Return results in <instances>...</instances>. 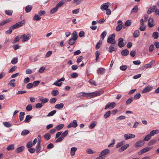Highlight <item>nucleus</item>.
<instances>
[{
	"label": "nucleus",
	"mask_w": 159,
	"mask_h": 159,
	"mask_svg": "<svg viewBox=\"0 0 159 159\" xmlns=\"http://www.w3.org/2000/svg\"><path fill=\"white\" fill-rule=\"evenodd\" d=\"M109 2L105 3L101 6L100 9L102 11L107 10L108 7Z\"/></svg>",
	"instance_id": "nucleus-12"
},
{
	"label": "nucleus",
	"mask_w": 159,
	"mask_h": 159,
	"mask_svg": "<svg viewBox=\"0 0 159 159\" xmlns=\"http://www.w3.org/2000/svg\"><path fill=\"white\" fill-rule=\"evenodd\" d=\"M25 114V113L23 112H21L20 113L19 119L20 121H22L24 119V116Z\"/></svg>",
	"instance_id": "nucleus-29"
},
{
	"label": "nucleus",
	"mask_w": 159,
	"mask_h": 159,
	"mask_svg": "<svg viewBox=\"0 0 159 159\" xmlns=\"http://www.w3.org/2000/svg\"><path fill=\"white\" fill-rule=\"evenodd\" d=\"M110 152V150L108 149L104 150L102 151L100 154V156L103 157L107 155Z\"/></svg>",
	"instance_id": "nucleus-15"
},
{
	"label": "nucleus",
	"mask_w": 159,
	"mask_h": 159,
	"mask_svg": "<svg viewBox=\"0 0 159 159\" xmlns=\"http://www.w3.org/2000/svg\"><path fill=\"white\" fill-rule=\"evenodd\" d=\"M78 126L77 122L76 120H74L73 121L71 122L67 126L68 128H70L71 127H73L74 128H76Z\"/></svg>",
	"instance_id": "nucleus-9"
},
{
	"label": "nucleus",
	"mask_w": 159,
	"mask_h": 159,
	"mask_svg": "<svg viewBox=\"0 0 159 159\" xmlns=\"http://www.w3.org/2000/svg\"><path fill=\"white\" fill-rule=\"evenodd\" d=\"M63 103H61L60 104H58L55 105V108L60 109L63 108L64 107Z\"/></svg>",
	"instance_id": "nucleus-24"
},
{
	"label": "nucleus",
	"mask_w": 159,
	"mask_h": 159,
	"mask_svg": "<svg viewBox=\"0 0 159 159\" xmlns=\"http://www.w3.org/2000/svg\"><path fill=\"white\" fill-rule=\"evenodd\" d=\"M129 144H126L125 145H124L121 147L120 149H119L118 150L119 152H121L125 150L129 147Z\"/></svg>",
	"instance_id": "nucleus-18"
},
{
	"label": "nucleus",
	"mask_w": 159,
	"mask_h": 159,
	"mask_svg": "<svg viewBox=\"0 0 159 159\" xmlns=\"http://www.w3.org/2000/svg\"><path fill=\"white\" fill-rule=\"evenodd\" d=\"M100 55V52L99 51H97L96 52H95V55L96 57V58L95 59V60L96 61H97L99 58V56Z\"/></svg>",
	"instance_id": "nucleus-58"
},
{
	"label": "nucleus",
	"mask_w": 159,
	"mask_h": 159,
	"mask_svg": "<svg viewBox=\"0 0 159 159\" xmlns=\"http://www.w3.org/2000/svg\"><path fill=\"white\" fill-rule=\"evenodd\" d=\"M62 83L60 82V81H58V80L57 81L55 82L53 84V85L58 86L61 87V85Z\"/></svg>",
	"instance_id": "nucleus-49"
},
{
	"label": "nucleus",
	"mask_w": 159,
	"mask_h": 159,
	"mask_svg": "<svg viewBox=\"0 0 159 159\" xmlns=\"http://www.w3.org/2000/svg\"><path fill=\"white\" fill-rule=\"evenodd\" d=\"M154 45L153 44L151 45L149 48V52H152L153 50L154 49Z\"/></svg>",
	"instance_id": "nucleus-64"
},
{
	"label": "nucleus",
	"mask_w": 159,
	"mask_h": 159,
	"mask_svg": "<svg viewBox=\"0 0 159 159\" xmlns=\"http://www.w3.org/2000/svg\"><path fill=\"white\" fill-rule=\"evenodd\" d=\"M151 148H152L151 147H146L141 150L138 152V154L139 155H141L147 152H148L150 149H151Z\"/></svg>",
	"instance_id": "nucleus-7"
},
{
	"label": "nucleus",
	"mask_w": 159,
	"mask_h": 159,
	"mask_svg": "<svg viewBox=\"0 0 159 159\" xmlns=\"http://www.w3.org/2000/svg\"><path fill=\"white\" fill-rule=\"evenodd\" d=\"M14 145L13 144H10L8 146L7 148L8 151H10L14 149Z\"/></svg>",
	"instance_id": "nucleus-44"
},
{
	"label": "nucleus",
	"mask_w": 159,
	"mask_h": 159,
	"mask_svg": "<svg viewBox=\"0 0 159 159\" xmlns=\"http://www.w3.org/2000/svg\"><path fill=\"white\" fill-rule=\"evenodd\" d=\"M155 62V61L153 60H152L149 63L145 65L144 67L146 68H150L153 65Z\"/></svg>",
	"instance_id": "nucleus-14"
},
{
	"label": "nucleus",
	"mask_w": 159,
	"mask_h": 159,
	"mask_svg": "<svg viewBox=\"0 0 159 159\" xmlns=\"http://www.w3.org/2000/svg\"><path fill=\"white\" fill-rule=\"evenodd\" d=\"M124 138L125 140L129 139H133L135 137V135L132 134H126L124 135Z\"/></svg>",
	"instance_id": "nucleus-5"
},
{
	"label": "nucleus",
	"mask_w": 159,
	"mask_h": 159,
	"mask_svg": "<svg viewBox=\"0 0 159 159\" xmlns=\"http://www.w3.org/2000/svg\"><path fill=\"white\" fill-rule=\"evenodd\" d=\"M140 32L139 30H136L135 31L134 33L133 36L135 38H137L139 36Z\"/></svg>",
	"instance_id": "nucleus-37"
},
{
	"label": "nucleus",
	"mask_w": 159,
	"mask_h": 159,
	"mask_svg": "<svg viewBox=\"0 0 159 159\" xmlns=\"http://www.w3.org/2000/svg\"><path fill=\"white\" fill-rule=\"evenodd\" d=\"M32 109V107L31 104L28 105L26 107V109L28 111H30Z\"/></svg>",
	"instance_id": "nucleus-54"
},
{
	"label": "nucleus",
	"mask_w": 159,
	"mask_h": 159,
	"mask_svg": "<svg viewBox=\"0 0 159 159\" xmlns=\"http://www.w3.org/2000/svg\"><path fill=\"white\" fill-rule=\"evenodd\" d=\"M117 48V45L115 44H111L110 46L108 52L111 53L113 51H116Z\"/></svg>",
	"instance_id": "nucleus-4"
},
{
	"label": "nucleus",
	"mask_w": 159,
	"mask_h": 159,
	"mask_svg": "<svg viewBox=\"0 0 159 159\" xmlns=\"http://www.w3.org/2000/svg\"><path fill=\"white\" fill-rule=\"evenodd\" d=\"M3 124L7 127L9 128L11 126V125L8 122H4Z\"/></svg>",
	"instance_id": "nucleus-56"
},
{
	"label": "nucleus",
	"mask_w": 159,
	"mask_h": 159,
	"mask_svg": "<svg viewBox=\"0 0 159 159\" xmlns=\"http://www.w3.org/2000/svg\"><path fill=\"white\" fill-rule=\"evenodd\" d=\"M56 111L55 110L52 111L48 113L47 116H52L54 115L56 113Z\"/></svg>",
	"instance_id": "nucleus-51"
},
{
	"label": "nucleus",
	"mask_w": 159,
	"mask_h": 159,
	"mask_svg": "<svg viewBox=\"0 0 159 159\" xmlns=\"http://www.w3.org/2000/svg\"><path fill=\"white\" fill-rule=\"evenodd\" d=\"M156 142V140L155 139H152L148 143V145L151 146L153 145Z\"/></svg>",
	"instance_id": "nucleus-60"
},
{
	"label": "nucleus",
	"mask_w": 159,
	"mask_h": 159,
	"mask_svg": "<svg viewBox=\"0 0 159 159\" xmlns=\"http://www.w3.org/2000/svg\"><path fill=\"white\" fill-rule=\"evenodd\" d=\"M102 44V41L100 40L98 42L96 45L95 48L96 49H98L100 47L101 45Z\"/></svg>",
	"instance_id": "nucleus-41"
},
{
	"label": "nucleus",
	"mask_w": 159,
	"mask_h": 159,
	"mask_svg": "<svg viewBox=\"0 0 159 159\" xmlns=\"http://www.w3.org/2000/svg\"><path fill=\"white\" fill-rule=\"evenodd\" d=\"M159 133L158 129L153 130L151 131L149 134L151 136H153L155 134H157Z\"/></svg>",
	"instance_id": "nucleus-20"
},
{
	"label": "nucleus",
	"mask_w": 159,
	"mask_h": 159,
	"mask_svg": "<svg viewBox=\"0 0 159 159\" xmlns=\"http://www.w3.org/2000/svg\"><path fill=\"white\" fill-rule=\"evenodd\" d=\"M148 25L150 27H152L154 26V22L152 18H150L148 20Z\"/></svg>",
	"instance_id": "nucleus-11"
},
{
	"label": "nucleus",
	"mask_w": 159,
	"mask_h": 159,
	"mask_svg": "<svg viewBox=\"0 0 159 159\" xmlns=\"http://www.w3.org/2000/svg\"><path fill=\"white\" fill-rule=\"evenodd\" d=\"M97 122L96 121H93L89 126V128L90 129H93L96 125Z\"/></svg>",
	"instance_id": "nucleus-27"
},
{
	"label": "nucleus",
	"mask_w": 159,
	"mask_h": 159,
	"mask_svg": "<svg viewBox=\"0 0 159 159\" xmlns=\"http://www.w3.org/2000/svg\"><path fill=\"white\" fill-rule=\"evenodd\" d=\"M32 7L31 6L28 5L25 8V11L26 12H29L32 10Z\"/></svg>",
	"instance_id": "nucleus-26"
},
{
	"label": "nucleus",
	"mask_w": 159,
	"mask_h": 159,
	"mask_svg": "<svg viewBox=\"0 0 159 159\" xmlns=\"http://www.w3.org/2000/svg\"><path fill=\"white\" fill-rule=\"evenodd\" d=\"M127 66L125 65H122L120 67V69L123 71H125L126 70Z\"/></svg>",
	"instance_id": "nucleus-61"
},
{
	"label": "nucleus",
	"mask_w": 159,
	"mask_h": 159,
	"mask_svg": "<svg viewBox=\"0 0 159 159\" xmlns=\"http://www.w3.org/2000/svg\"><path fill=\"white\" fill-rule=\"evenodd\" d=\"M141 95L140 93H138L134 95L133 98L135 100H137L139 99L141 97Z\"/></svg>",
	"instance_id": "nucleus-55"
},
{
	"label": "nucleus",
	"mask_w": 159,
	"mask_h": 159,
	"mask_svg": "<svg viewBox=\"0 0 159 159\" xmlns=\"http://www.w3.org/2000/svg\"><path fill=\"white\" fill-rule=\"evenodd\" d=\"M41 19V17L38 15H35L33 17V20H38Z\"/></svg>",
	"instance_id": "nucleus-39"
},
{
	"label": "nucleus",
	"mask_w": 159,
	"mask_h": 159,
	"mask_svg": "<svg viewBox=\"0 0 159 159\" xmlns=\"http://www.w3.org/2000/svg\"><path fill=\"white\" fill-rule=\"evenodd\" d=\"M134 98L133 97H130L129 98L126 102V104L127 105L130 104L133 101Z\"/></svg>",
	"instance_id": "nucleus-46"
},
{
	"label": "nucleus",
	"mask_w": 159,
	"mask_h": 159,
	"mask_svg": "<svg viewBox=\"0 0 159 159\" xmlns=\"http://www.w3.org/2000/svg\"><path fill=\"white\" fill-rule=\"evenodd\" d=\"M121 54L123 56H127L129 54V51L126 49L123 50L121 51Z\"/></svg>",
	"instance_id": "nucleus-25"
},
{
	"label": "nucleus",
	"mask_w": 159,
	"mask_h": 159,
	"mask_svg": "<svg viewBox=\"0 0 159 159\" xmlns=\"http://www.w3.org/2000/svg\"><path fill=\"white\" fill-rule=\"evenodd\" d=\"M152 86L148 85L143 89L142 92V93H146L151 90L152 89Z\"/></svg>",
	"instance_id": "nucleus-13"
},
{
	"label": "nucleus",
	"mask_w": 159,
	"mask_h": 159,
	"mask_svg": "<svg viewBox=\"0 0 159 159\" xmlns=\"http://www.w3.org/2000/svg\"><path fill=\"white\" fill-rule=\"evenodd\" d=\"M105 69L103 68H99L97 70V72L99 74H103L105 72Z\"/></svg>",
	"instance_id": "nucleus-22"
},
{
	"label": "nucleus",
	"mask_w": 159,
	"mask_h": 159,
	"mask_svg": "<svg viewBox=\"0 0 159 159\" xmlns=\"http://www.w3.org/2000/svg\"><path fill=\"white\" fill-rule=\"evenodd\" d=\"M18 62V58L16 57L13 58L11 60V62L13 64H15Z\"/></svg>",
	"instance_id": "nucleus-40"
},
{
	"label": "nucleus",
	"mask_w": 159,
	"mask_h": 159,
	"mask_svg": "<svg viewBox=\"0 0 159 159\" xmlns=\"http://www.w3.org/2000/svg\"><path fill=\"white\" fill-rule=\"evenodd\" d=\"M76 40L73 38H71L69 40V44L70 45L74 44L75 43Z\"/></svg>",
	"instance_id": "nucleus-38"
},
{
	"label": "nucleus",
	"mask_w": 159,
	"mask_h": 159,
	"mask_svg": "<svg viewBox=\"0 0 159 159\" xmlns=\"http://www.w3.org/2000/svg\"><path fill=\"white\" fill-rule=\"evenodd\" d=\"M151 136L150 134H148L146 135L144 138L143 141H148L151 139Z\"/></svg>",
	"instance_id": "nucleus-52"
},
{
	"label": "nucleus",
	"mask_w": 159,
	"mask_h": 159,
	"mask_svg": "<svg viewBox=\"0 0 159 159\" xmlns=\"http://www.w3.org/2000/svg\"><path fill=\"white\" fill-rule=\"evenodd\" d=\"M39 100L41 102L42 104L45 103L48 101V98H43V97H40L39 98Z\"/></svg>",
	"instance_id": "nucleus-23"
},
{
	"label": "nucleus",
	"mask_w": 159,
	"mask_h": 159,
	"mask_svg": "<svg viewBox=\"0 0 159 159\" xmlns=\"http://www.w3.org/2000/svg\"><path fill=\"white\" fill-rule=\"evenodd\" d=\"M124 143V141H121L120 142H119L116 145V148H118L120 147L122 145H123Z\"/></svg>",
	"instance_id": "nucleus-62"
},
{
	"label": "nucleus",
	"mask_w": 159,
	"mask_h": 159,
	"mask_svg": "<svg viewBox=\"0 0 159 159\" xmlns=\"http://www.w3.org/2000/svg\"><path fill=\"white\" fill-rule=\"evenodd\" d=\"M21 39L20 38V35H19L17 36L14 39L12 43H15L16 42L18 41L20 39Z\"/></svg>",
	"instance_id": "nucleus-47"
},
{
	"label": "nucleus",
	"mask_w": 159,
	"mask_h": 159,
	"mask_svg": "<svg viewBox=\"0 0 159 159\" xmlns=\"http://www.w3.org/2000/svg\"><path fill=\"white\" fill-rule=\"evenodd\" d=\"M31 36V34H29L27 35H26L25 34H23L20 35V38L21 39H22V42H24L30 39Z\"/></svg>",
	"instance_id": "nucleus-3"
},
{
	"label": "nucleus",
	"mask_w": 159,
	"mask_h": 159,
	"mask_svg": "<svg viewBox=\"0 0 159 159\" xmlns=\"http://www.w3.org/2000/svg\"><path fill=\"white\" fill-rule=\"evenodd\" d=\"M71 35L73 36L72 38H73L75 40L77 39L78 36L77 32L76 31H74L72 34Z\"/></svg>",
	"instance_id": "nucleus-43"
},
{
	"label": "nucleus",
	"mask_w": 159,
	"mask_h": 159,
	"mask_svg": "<svg viewBox=\"0 0 159 159\" xmlns=\"http://www.w3.org/2000/svg\"><path fill=\"white\" fill-rule=\"evenodd\" d=\"M41 142L39 141L37 143V146H36L35 148L36 152L37 153L39 152L41 150Z\"/></svg>",
	"instance_id": "nucleus-17"
},
{
	"label": "nucleus",
	"mask_w": 159,
	"mask_h": 159,
	"mask_svg": "<svg viewBox=\"0 0 159 159\" xmlns=\"http://www.w3.org/2000/svg\"><path fill=\"white\" fill-rule=\"evenodd\" d=\"M33 145H33L32 142V141H30L27 143L26 147L28 148H30Z\"/></svg>",
	"instance_id": "nucleus-59"
},
{
	"label": "nucleus",
	"mask_w": 159,
	"mask_h": 159,
	"mask_svg": "<svg viewBox=\"0 0 159 159\" xmlns=\"http://www.w3.org/2000/svg\"><path fill=\"white\" fill-rule=\"evenodd\" d=\"M64 126V124H60V125H57L56 127V128L57 129V130L59 131V130H61V129L63 128Z\"/></svg>",
	"instance_id": "nucleus-48"
},
{
	"label": "nucleus",
	"mask_w": 159,
	"mask_h": 159,
	"mask_svg": "<svg viewBox=\"0 0 159 159\" xmlns=\"http://www.w3.org/2000/svg\"><path fill=\"white\" fill-rule=\"evenodd\" d=\"M83 94H84L83 95V96L92 98L100 95L101 94V92L99 91L93 93H86L84 92L83 93Z\"/></svg>",
	"instance_id": "nucleus-1"
},
{
	"label": "nucleus",
	"mask_w": 159,
	"mask_h": 159,
	"mask_svg": "<svg viewBox=\"0 0 159 159\" xmlns=\"http://www.w3.org/2000/svg\"><path fill=\"white\" fill-rule=\"evenodd\" d=\"M5 13L8 16H11L13 13V11L12 10H6L5 11Z\"/></svg>",
	"instance_id": "nucleus-34"
},
{
	"label": "nucleus",
	"mask_w": 159,
	"mask_h": 159,
	"mask_svg": "<svg viewBox=\"0 0 159 159\" xmlns=\"http://www.w3.org/2000/svg\"><path fill=\"white\" fill-rule=\"evenodd\" d=\"M152 36L155 39H157L158 37V33L157 32H154L152 34Z\"/></svg>",
	"instance_id": "nucleus-57"
},
{
	"label": "nucleus",
	"mask_w": 159,
	"mask_h": 159,
	"mask_svg": "<svg viewBox=\"0 0 159 159\" xmlns=\"http://www.w3.org/2000/svg\"><path fill=\"white\" fill-rule=\"evenodd\" d=\"M115 39V34H113L108 37L107 40V42L111 44H115L116 43Z\"/></svg>",
	"instance_id": "nucleus-2"
},
{
	"label": "nucleus",
	"mask_w": 159,
	"mask_h": 159,
	"mask_svg": "<svg viewBox=\"0 0 159 159\" xmlns=\"http://www.w3.org/2000/svg\"><path fill=\"white\" fill-rule=\"evenodd\" d=\"M32 118V116L30 115H27L26 116L24 121L25 122H28Z\"/></svg>",
	"instance_id": "nucleus-33"
},
{
	"label": "nucleus",
	"mask_w": 159,
	"mask_h": 159,
	"mask_svg": "<svg viewBox=\"0 0 159 159\" xmlns=\"http://www.w3.org/2000/svg\"><path fill=\"white\" fill-rule=\"evenodd\" d=\"M52 94L53 96H56L59 94V92L57 90H53L51 93Z\"/></svg>",
	"instance_id": "nucleus-45"
},
{
	"label": "nucleus",
	"mask_w": 159,
	"mask_h": 159,
	"mask_svg": "<svg viewBox=\"0 0 159 159\" xmlns=\"http://www.w3.org/2000/svg\"><path fill=\"white\" fill-rule=\"evenodd\" d=\"M156 6H154L149 8L147 11L148 14H150L152 12H155V11L156 9Z\"/></svg>",
	"instance_id": "nucleus-16"
},
{
	"label": "nucleus",
	"mask_w": 159,
	"mask_h": 159,
	"mask_svg": "<svg viewBox=\"0 0 159 159\" xmlns=\"http://www.w3.org/2000/svg\"><path fill=\"white\" fill-rule=\"evenodd\" d=\"M30 133V131L27 129H25L22 131L21 132V135L22 136L26 135Z\"/></svg>",
	"instance_id": "nucleus-36"
},
{
	"label": "nucleus",
	"mask_w": 159,
	"mask_h": 159,
	"mask_svg": "<svg viewBox=\"0 0 159 159\" xmlns=\"http://www.w3.org/2000/svg\"><path fill=\"white\" fill-rule=\"evenodd\" d=\"M116 105V104L114 102H112L111 103H109L106 105L105 107V109L107 110L109 108L110 109H112L115 107Z\"/></svg>",
	"instance_id": "nucleus-6"
},
{
	"label": "nucleus",
	"mask_w": 159,
	"mask_h": 159,
	"mask_svg": "<svg viewBox=\"0 0 159 159\" xmlns=\"http://www.w3.org/2000/svg\"><path fill=\"white\" fill-rule=\"evenodd\" d=\"M58 8L56 6L55 7L52 8L50 11V13L52 14H53L55 13L58 9Z\"/></svg>",
	"instance_id": "nucleus-50"
},
{
	"label": "nucleus",
	"mask_w": 159,
	"mask_h": 159,
	"mask_svg": "<svg viewBox=\"0 0 159 159\" xmlns=\"http://www.w3.org/2000/svg\"><path fill=\"white\" fill-rule=\"evenodd\" d=\"M144 144V142L143 140H140L136 143L134 144V147L136 148L141 147L143 146Z\"/></svg>",
	"instance_id": "nucleus-10"
},
{
	"label": "nucleus",
	"mask_w": 159,
	"mask_h": 159,
	"mask_svg": "<svg viewBox=\"0 0 159 159\" xmlns=\"http://www.w3.org/2000/svg\"><path fill=\"white\" fill-rule=\"evenodd\" d=\"M78 74L77 73H74L70 75V77L72 78H76L78 76Z\"/></svg>",
	"instance_id": "nucleus-63"
},
{
	"label": "nucleus",
	"mask_w": 159,
	"mask_h": 159,
	"mask_svg": "<svg viewBox=\"0 0 159 159\" xmlns=\"http://www.w3.org/2000/svg\"><path fill=\"white\" fill-rule=\"evenodd\" d=\"M86 152L88 154H93L96 153L95 151H93L91 148H88L86 150Z\"/></svg>",
	"instance_id": "nucleus-31"
},
{
	"label": "nucleus",
	"mask_w": 159,
	"mask_h": 159,
	"mask_svg": "<svg viewBox=\"0 0 159 159\" xmlns=\"http://www.w3.org/2000/svg\"><path fill=\"white\" fill-rule=\"evenodd\" d=\"M68 133V130H66L63 132L61 134V136L63 139L64 137L66 136Z\"/></svg>",
	"instance_id": "nucleus-53"
},
{
	"label": "nucleus",
	"mask_w": 159,
	"mask_h": 159,
	"mask_svg": "<svg viewBox=\"0 0 159 159\" xmlns=\"http://www.w3.org/2000/svg\"><path fill=\"white\" fill-rule=\"evenodd\" d=\"M125 44L126 43L124 42V39L123 38H120L119 39L118 45L119 47L122 48L125 45Z\"/></svg>",
	"instance_id": "nucleus-8"
},
{
	"label": "nucleus",
	"mask_w": 159,
	"mask_h": 159,
	"mask_svg": "<svg viewBox=\"0 0 159 159\" xmlns=\"http://www.w3.org/2000/svg\"><path fill=\"white\" fill-rule=\"evenodd\" d=\"M138 10V7L137 6H135L131 11V13H136Z\"/></svg>",
	"instance_id": "nucleus-30"
},
{
	"label": "nucleus",
	"mask_w": 159,
	"mask_h": 159,
	"mask_svg": "<svg viewBox=\"0 0 159 159\" xmlns=\"http://www.w3.org/2000/svg\"><path fill=\"white\" fill-rule=\"evenodd\" d=\"M15 80L12 79L10 80L8 84L9 85L11 86L14 87H15V83L14 82L15 81Z\"/></svg>",
	"instance_id": "nucleus-32"
},
{
	"label": "nucleus",
	"mask_w": 159,
	"mask_h": 159,
	"mask_svg": "<svg viewBox=\"0 0 159 159\" xmlns=\"http://www.w3.org/2000/svg\"><path fill=\"white\" fill-rule=\"evenodd\" d=\"M77 150V148L74 147L71 148L70 154L71 156H73L75 154V152Z\"/></svg>",
	"instance_id": "nucleus-19"
},
{
	"label": "nucleus",
	"mask_w": 159,
	"mask_h": 159,
	"mask_svg": "<svg viewBox=\"0 0 159 159\" xmlns=\"http://www.w3.org/2000/svg\"><path fill=\"white\" fill-rule=\"evenodd\" d=\"M65 2L66 0H62L59 2L56 5V6L58 8L64 5Z\"/></svg>",
	"instance_id": "nucleus-21"
},
{
	"label": "nucleus",
	"mask_w": 159,
	"mask_h": 159,
	"mask_svg": "<svg viewBox=\"0 0 159 159\" xmlns=\"http://www.w3.org/2000/svg\"><path fill=\"white\" fill-rule=\"evenodd\" d=\"M111 114V112L110 111H108L104 115V117L105 119H107L108 117H109Z\"/></svg>",
	"instance_id": "nucleus-42"
},
{
	"label": "nucleus",
	"mask_w": 159,
	"mask_h": 159,
	"mask_svg": "<svg viewBox=\"0 0 159 159\" xmlns=\"http://www.w3.org/2000/svg\"><path fill=\"white\" fill-rule=\"evenodd\" d=\"M44 137L47 141H48L50 139L51 135L49 133H47L44 135Z\"/></svg>",
	"instance_id": "nucleus-35"
},
{
	"label": "nucleus",
	"mask_w": 159,
	"mask_h": 159,
	"mask_svg": "<svg viewBox=\"0 0 159 159\" xmlns=\"http://www.w3.org/2000/svg\"><path fill=\"white\" fill-rule=\"evenodd\" d=\"M24 148V147L23 146H21L17 148L15 151L17 153H19L22 152Z\"/></svg>",
	"instance_id": "nucleus-28"
}]
</instances>
